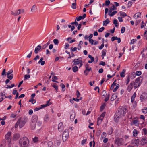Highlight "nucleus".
I'll use <instances>...</instances> for the list:
<instances>
[{"label":"nucleus","mask_w":147,"mask_h":147,"mask_svg":"<svg viewBox=\"0 0 147 147\" xmlns=\"http://www.w3.org/2000/svg\"><path fill=\"white\" fill-rule=\"evenodd\" d=\"M105 106L106 104L105 103H103L102 105H101L100 107V111H102L105 108Z\"/></svg>","instance_id":"34"},{"label":"nucleus","mask_w":147,"mask_h":147,"mask_svg":"<svg viewBox=\"0 0 147 147\" xmlns=\"http://www.w3.org/2000/svg\"><path fill=\"white\" fill-rule=\"evenodd\" d=\"M20 137V135L19 134H15L13 136V140H17Z\"/></svg>","instance_id":"19"},{"label":"nucleus","mask_w":147,"mask_h":147,"mask_svg":"<svg viewBox=\"0 0 147 147\" xmlns=\"http://www.w3.org/2000/svg\"><path fill=\"white\" fill-rule=\"evenodd\" d=\"M103 119L100 117L98 119L97 124L99 125L102 122Z\"/></svg>","instance_id":"32"},{"label":"nucleus","mask_w":147,"mask_h":147,"mask_svg":"<svg viewBox=\"0 0 147 147\" xmlns=\"http://www.w3.org/2000/svg\"><path fill=\"white\" fill-rule=\"evenodd\" d=\"M105 29V28L104 27H102L100 28L98 30V31L99 32H102Z\"/></svg>","instance_id":"60"},{"label":"nucleus","mask_w":147,"mask_h":147,"mask_svg":"<svg viewBox=\"0 0 147 147\" xmlns=\"http://www.w3.org/2000/svg\"><path fill=\"white\" fill-rule=\"evenodd\" d=\"M72 69L74 72H76L78 71V68L77 66L76 65L73 67L72 68Z\"/></svg>","instance_id":"28"},{"label":"nucleus","mask_w":147,"mask_h":147,"mask_svg":"<svg viewBox=\"0 0 147 147\" xmlns=\"http://www.w3.org/2000/svg\"><path fill=\"white\" fill-rule=\"evenodd\" d=\"M133 133V136L134 137H136L137 136L138 134V131L136 129H135L134 130Z\"/></svg>","instance_id":"25"},{"label":"nucleus","mask_w":147,"mask_h":147,"mask_svg":"<svg viewBox=\"0 0 147 147\" xmlns=\"http://www.w3.org/2000/svg\"><path fill=\"white\" fill-rule=\"evenodd\" d=\"M49 119V118L48 115H46L44 118V121H45L47 122L48 121Z\"/></svg>","instance_id":"49"},{"label":"nucleus","mask_w":147,"mask_h":147,"mask_svg":"<svg viewBox=\"0 0 147 147\" xmlns=\"http://www.w3.org/2000/svg\"><path fill=\"white\" fill-rule=\"evenodd\" d=\"M80 59V58L75 59L73 61L74 62V65L80 64L79 68L82 65V61Z\"/></svg>","instance_id":"8"},{"label":"nucleus","mask_w":147,"mask_h":147,"mask_svg":"<svg viewBox=\"0 0 147 147\" xmlns=\"http://www.w3.org/2000/svg\"><path fill=\"white\" fill-rule=\"evenodd\" d=\"M136 94L135 92H134L133 95L131 97V102L132 103H134L136 104V102L134 101V99L136 97Z\"/></svg>","instance_id":"16"},{"label":"nucleus","mask_w":147,"mask_h":147,"mask_svg":"<svg viewBox=\"0 0 147 147\" xmlns=\"http://www.w3.org/2000/svg\"><path fill=\"white\" fill-rule=\"evenodd\" d=\"M33 140L34 142H36L38 140V137H35L34 138H33Z\"/></svg>","instance_id":"37"},{"label":"nucleus","mask_w":147,"mask_h":147,"mask_svg":"<svg viewBox=\"0 0 147 147\" xmlns=\"http://www.w3.org/2000/svg\"><path fill=\"white\" fill-rule=\"evenodd\" d=\"M117 12V11H111V13L108 12V15L110 17H112L116 14Z\"/></svg>","instance_id":"18"},{"label":"nucleus","mask_w":147,"mask_h":147,"mask_svg":"<svg viewBox=\"0 0 147 147\" xmlns=\"http://www.w3.org/2000/svg\"><path fill=\"white\" fill-rule=\"evenodd\" d=\"M119 13L120 14V15L122 18H124L127 16V14L125 12H122L121 11H120L119 12Z\"/></svg>","instance_id":"26"},{"label":"nucleus","mask_w":147,"mask_h":147,"mask_svg":"<svg viewBox=\"0 0 147 147\" xmlns=\"http://www.w3.org/2000/svg\"><path fill=\"white\" fill-rule=\"evenodd\" d=\"M139 122L138 119L133 120L132 122L131 123V124H134L136 126H138L139 125Z\"/></svg>","instance_id":"13"},{"label":"nucleus","mask_w":147,"mask_h":147,"mask_svg":"<svg viewBox=\"0 0 147 147\" xmlns=\"http://www.w3.org/2000/svg\"><path fill=\"white\" fill-rule=\"evenodd\" d=\"M125 70L123 69V71L120 73V75L121 77L123 78L125 77Z\"/></svg>","instance_id":"27"},{"label":"nucleus","mask_w":147,"mask_h":147,"mask_svg":"<svg viewBox=\"0 0 147 147\" xmlns=\"http://www.w3.org/2000/svg\"><path fill=\"white\" fill-rule=\"evenodd\" d=\"M136 74L137 76H139L141 74L142 72L140 71H136Z\"/></svg>","instance_id":"57"},{"label":"nucleus","mask_w":147,"mask_h":147,"mask_svg":"<svg viewBox=\"0 0 147 147\" xmlns=\"http://www.w3.org/2000/svg\"><path fill=\"white\" fill-rule=\"evenodd\" d=\"M116 85V87L113 90V92H114L116 91L117 90L118 88L119 87V84H117Z\"/></svg>","instance_id":"46"},{"label":"nucleus","mask_w":147,"mask_h":147,"mask_svg":"<svg viewBox=\"0 0 147 147\" xmlns=\"http://www.w3.org/2000/svg\"><path fill=\"white\" fill-rule=\"evenodd\" d=\"M17 121L18 122L20 128H22L23 127L26 123L27 119L26 118H20Z\"/></svg>","instance_id":"4"},{"label":"nucleus","mask_w":147,"mask_h":147,"mask_svg":"<svg viewBox=\"0 0 147 147\" xmlns=\"http://www.w3.org/2000/svg\"><path fill=\"white\" fill-rule=\"evenodd\" d=\"M140 143L142 145H144L147 143V139L146 138H143L140 140Z\"/></svg>","instance_id":"12"},{"label":"nucleus","mask_w":147,"mask_h":147,"mask_svg":"<svg viewBox=\"0 0 147 147\" xmlns=\"http://www.w3.org/2000/svg\"><path fill=\"white\" fill-rule=\"evenodd\" d=\"M53 87L56 90H57L58 89V87L55 84H54L52 85Z\"/></svg>","instance_id":"50"},{"label":"nucleus","mask_w":147,"mask_h":147,"mask_svg":"<svg viewBox=\"0 0 147 147\" xmlns=\"http://www.w3.org/2000/svg\"><path fill=\"white\" fill-rule=\"evenodd\" d=\"M76 47H75L74 48L71 47V52H74L76 51L77 50Z\"/></svg>","instance_id":"58"},{"label":"nucleus","mask_w":147,"mask_h":147,"mask_svg":"<svg viewBox=\"0 0 147 147\" xmlns=\"http://www.w3.org/2000/svg\"><path fill=\"white\" fill-rule=\"evenodd\" d=\"M116 80L111 85L110 88L111 89H113L115 86H116V83H115Z\"/></svg>","instance_id":"33"},{"label":"nucleus","mask_w":147,"mask_h":147,"mask_svg":"<svg viewBox=\"0 0 147 147\" xmlns=\"http://www.w3.org/2000/svg\"><path fill=\"white\" fill-rule=\"evenodd\" d=\"M30 78V75L29 74H26L24 75V80L25 81Z\"/></svg>","instance_id":"29"},{"label":"nucleus","mask_w":147,"mask_h":147,"mask_svg":"<svg viewBox=\"0 0 147 147\" xmlns=\"http://www.w3.org/2000/svg\"><path fill=\"white\" fill-rule=\"evenodd\" d=\"M65 133H67V134L65 135V138L67 139L68 138L69 136L68 129H66L65 130Z\"/></svg>","instance_id":"30"},{"label":"nucleus","mask_w":147,"mask_h":147,"mask_svg":"<svg viewBox=\"0 0 147 147\" xmlns=\"http://www.w3.org/2000/svg\"><path fill=\"white\" fill-rule=\"evenodd\" d=\"M41 48V46L39 45L37 46L35 48L34 52L36 54H37Z\"/></svg>","instance_id":"14"},{"label":"nucleus","mask_w":147,"mask_h":147,"mask_svg":"<svg viewBox=\"0 0 147 147\" xmlns=\"http://www.w3.org/2000/svg\"><path fill=\"white\" fill-rule=\"evenodd\" d=\"M106 52H107V50L105 49H104L102 51V55H101V56L102 57V59H104V57L105 56Z\"/></svg>","instance_id":"22"},{"label":"nucleus","mask_w":147,"mask_h":147,"mask_svg":"<svg viewBox=\"0 0 147 147\" xmlns=\"http://www.w3.org/2000/svg\"><path fill=\"white\" fill-rule=\"evenodd\" d=\"M147 98V93L146 92L143 93L140 96V99L141 102Z\"/></svg>","instance_id":"9"},{"label":"nucleus","mask_w":147,"mask_h":147,"mask_svg":"<svg viewBox=\"0 0 147 147\" xmlns=\"http://www.w3.org/2000/svg\"><path fill=\"white\" fill-rule=\"evenodd\" d=\"M113 23L115 24V27H117L118 26V21L116 19H114L113 20Z\"/></svg>","instance_id":"31"},{"label":"nucleus","mask_w":147,"mask_h":147,"mask_svg":"<svg viewBox=\"0 0 147 147\" xmlns=\"http://www.w3.org/2000/svg\"><path fill=\"white\" fill-rule=\"evenodd\" d=\"M71 24L72 25L74 24L76 26H77L78 25V23L75 20L74 22L71 23Z\"/></svg>","instance_id":"63"},{"label":"nucleus","mask_w":147,"mask_h":147,"mask_svg":"<svg viewBox=\"0 0 147 147\" xmlns=\"http://www.w3.org/2000/svg\"><path fill=\"white\" fill-rule=\"evenodd\" d=\"M29 143V140L26 137L21 138L19 141L20 147H28Z\"/></svg>","instance_id":"2"},{"label":"nucleus","mask_w":147,"mask_h":147,"mask_svg":"<svg viewBox=\"0 0 147 147\" xmlns=\"http://www.w3.org/2000/svg\"><path fill=\"white\" fill-rule=\"evenodd\" d=\"M106 136V134L105 132H103L102 134L101 138L103 139L105 138Z\"/></svg>","instance_id":"44"},{"label":"nucleus","mask_w":147,"mask_h":147,"mask_svg":"<svg viewBox=\"0 0 147 147\" xmlns=\"http://www.w3.org/2000/svg\"><path fill=\"white\" fill-rule=\"evenodd\" d=\"M126 111V108L122 106L119 107L114 115L115 121L116 123L118 122L120 118L125 116Z\"/></svg>","instance_id":"1"},{"label":"nucleus","mask_w":147,"mask_h":147,"mask_svg":"<svg viewBox=\"0 0 147 147\" xmlns=\"http://www.w3.org/2000/svg\"><path fill=\"white\" fill-rule=\"evenodd\" d=\"M13 77V74L7 75V78L10 80L12 79Z\"/></svg>","instance_id":"38"},{"label":"nucleus","mask_w":147,"mask_h":147,"mask_svg":"<svg viewBox=\"0 0 147 147\" xmlns=\"http://www.w3.org/2000/svg\"><path fill=\"white\" fill-rule=\"evenodd\" d=\"M11 13L12 15L14 16L18 15L20 14V12H18V10L12 11Z\"/></svg>","instance_id":"15"},{"label":"nucleus","mask_w":147,"mask_h":147,"mask_svg":"<svg viewBox=\"0 0 147 147\" xmlns=\"http://www.w3.org/2000/svg\"><path fill=\"white\" fill-rule=\"evenodd\" d=\"M53 144V143L51 141H49L47 143L48 146L49 147H51Z\"/></svg>","instance_id":"42"},{"label":"nucleus","mask_w":147,"mask_h":147,"mask_svg":"<svg viewBox=\"0 0 147 147\" xmlns=\"http://www.w3.org/2000/svg\"><path fill=\"white\" fill-rule=\"evenodd\" d=\"M129 81H130V77L129 76H128L127 78V80H126V85H127L128 84Z\"/></svg>","instance_id":"54"},{"label":"nucleus","mask_w":147,"mask_h":147,"mask_svg":"<svg viewBox=\"0 0 147 147\" xmlns=\"http://www.w3.org/2000/svg\"><path fill=\"white\" fill-rule=\"evenodd\" d=\"M134 84V82H131L130 84L128 86L127 90L129 92L132 89Z\"/></svg>","instance_id":"11"},{"label":"nucleus","mask_w":147,"mask_h":147,"mask_svg":"<svg viewBox=\"0 0 147 147\" xmlns=\"http://www.w3.org/2000/svg\"><path fill=\"white\" fill-rule=\"evenodd\" d=\"M88 57L91 59L90 61L89 60L88 61V63H92L94 60V58L90 55H88Z\"/></svg>","instance_id":"17"},{"label":"nucleus","mask_w":147,"mask_h":147,"mask_svg":"<svg viewBox=\"0 0 147 147\" xmlns=\"http://www.w3.org/2000/svg\"><path fill=\"white\" fill-rule=\"evenodd\" d=\"M132 3H133L132 1H129L128 2V7H130L131 6Z\"/></svg>","instance_id":"61"},{"label":"nucleus","mask_w":147,"mask_h":147,"mask_svg":"<svg viewBox=\"0 0 147 147\" xmlns=\"http://www.w3.org/2000/svg\"><path fill=\"white\" fill-rule=\"evenodd\" d=\"M141 15V13L140 12H138L135 13L134 16V17L135 19H137Z\"/></svg>","instance_id":"23"},{"label":"nucleus","mask_w":147,"mask_h":147,"mask_svg":"<svg viewBox=\"0 0 147 147\" xmlns=\"http://www.w3.org/2000/svg\"><path fill=\"white\" fill-rule=\"evenodd\" d=\"M137 40L136 39H133L131 40V42L130 43V44H134L136 42Z\"/></svg>","instance_id":"62"},{"label":"nucleus","mask_w":147,"mask_h":147,"mask_svg":"<svg viewBox=\"0 0 147 147\" xmlns=\"http://www.w3.org/2000/svg\"><path fill=\"white\" fill-rule=\"evenodd\" d=\"M139 140L138 139L135 140L134 143L136 144V145H137L139 144Z\"/></svg>","instance_id":"52"},{"label":"nucleus","mask_w":147,"mask_h":147,"mask_svg":"<svg viewBox=\"0 0 147 147\" xmlns=\"http://www.w3.org/2000/svg\"><path fill=\"white\" fill-rule=\"evenodd\" d=\"M53 42L54 43L55 45H57L59 43V41L57 39H54L53 40Z\"/></svg>","instance_id":"43"},{"label":"nucleus","mask_w":147,"mask_h":147,"mask_svg":"<svg viewBox=\"0 0 147 147\" xmlns=\"http://www.w3.org/2000/svg\"><path fill=\"white\" fill-rule=\"evenodd\" d=\"M125 30V28L123 26L121 28V33H123Z\"/></svg>","instance_id":"51"},{"label":"nucleus","mask_w":147,"mask_h":147,"mask_svg":"<svg viewBox=\"0 0 147 147\" xmlns=\"http://www.w3.org/2000/svg\"><path fill=\"white\" fill-rule=\"evenodd\" d=\"M109 11L108 12L109 13H111V11H114V9L113 8L112 6H111V7L109 8Z\"/></svg>","instance_id":"59"},{"label":"nucleus","mask_w":147,"mask_h":147,"mask_svg":"<svg viewBox=\"0 0 147 147\" xmlns=\"http://www.w3.org/2000/svg\"><path fill=\"white\" fill-rule=\"evenodd\" d=\"M135 76L136 75L135 73H133L131 74L129 77L131 79H133L135 77Z\"/></svg>","instance_id":"39"},{"label":"nucleus","mask_w":147,"mask_h":147,"mask_svg":"<svg viewBox=\"0 0 147 147\" xmlns=\"http://www.w3.org/2000/svg\"><path fill=\"white\" fill-rule=\"evenodd\" d=\"M76 2L73 3L71 6L72 8L73 9H75L76 8Z\"/></svg>","instance_id":"36"},{"label":"nucleus","mask_w":147,"mask_h":147,"mask_svg":"<svg viewBox=\"0 0 147 147\" xmlns=\"http://www.w3.org/2000/svg\"><path fill=\"white\" fill-rule=\"evenodd\" d=\"M105 112H103L100 115V118H102L103 119L104 116H105Z\"/></svg>","instance_id":"56"},{"label":"nucleus","mask_w":147,"mask_h":147,"mask_svg":"<svg viewBox=\"0 0 147 147\" xmlns=\"http://www.w3.org/2000/svg\"><path fill=\"white\" fill-rule=\"evenodd\" d=\"M142 112L144 114H146L147 113V107H144V108L142 110Z\"/></svg>","instance_id":"35"},{"label":"nucleus","mask_w":147,"mask_h":147,"mask_svg":"<svg viewBox=\"0 0 147 147\" xmlns=\"http://www.w3.org/2000/svg\"><path fill=\"white\" fill-rule=\"evenodd\" d=\"M110 3V1L109 0H106L105 1V6H108Z\"/></svg>","instance_id":"41"},{"label":"nucleus","mask_w":147,"mask_h":147,"mask_svg":"<svg viewBox=\"0 0 147 147\" xmlns=\"http://www.w3.org/2000/svg\"><path fill=\"white\" fill-rule=\"evenodd\" d=\"M7 87H6L7 88H11L15 86V84H11V86L9 85H7Z\"/></svg>","instance_id":"48"},{"label":"nucleus","mask_w":147,"mask_h":147,"mask_svg":"<svg viewBox=\"0 0 147 147\" xmlns=\"http://www.w3.org/2000/svg\"><path fill=\"white\" fill-rule=\"evenodd\" d=\"M140 77H138L136 79L135 82H134V89H136L138 88L141 84V83L140 82Z\"/></svg>","instance_id":"7"},{"label":"nucleus","mask_w":147,"mask_h":147,"mask_svg":"<svg viewBox=\"0 0 147 147\" xmlns=\"http://www.w3.org/2000/svg\"><path fill=\"white\" fill-rule=\"evenodd\" d=\"M38 119V116L35 115H33L32 118L31 123H32V124L30 125V128L31 129L34 130L35 128L36 124Z\"/></svg>","instance_id":"3"},{"label":"nucleus","mask_w":147,"mask_h":147,"mask_svg":"<svg viewBox=\"0 0 147 147\" xmlns=\"http://www.w3.org/2000/svg\"><path fill=\"white\" fill-rule=\"evenodd\" d=\"M110 22V21L109 19L107 18L106 19V20H105L103 22V25L104 26H106L107 24L109 23Z\"/></svg>","instance_id":"20"},{"label":"nucleus","mask_w":147,"mask_h":147,"mask_svg":"<svg viewBox=\"0 0 147 147\" xmlns=\"http://www.w3.org/2000/svg\"><path fill=\"white\" fill-rule=\"evenodd\" d=\"M29 102H31L33 104H34L36 102L35 100L33 98L30 99L29 100Z\"/></svg>","instance_id":"45"},{"label":"nucleus","mask_w":147,"mask_h":147,"mask_svg":"<svg viewBox=\"0 0 147 147\" xmlns=\"http://www.w3.org/2000/svg\"><path fill=\"white\" fill-rule=\"evenodd\" d=\"M115 143L118 146H120L123 144V140L122 138H117L115 140Z\"/></svg>","instance_id":"6"},{"label":"nucleus","mask_w":147,"mask_h":147,"mask_svg":"<svg viewBox=\"0 0 147 147\" xmlns=\"http://www.w3.org/2000/svg\"><path fill=\"white\" fill-rule=\"evenodd\" d=\"M11 135V132L10 131H9L5 136V139L6 140H7L9 144L11 143V142L12 139Z\"/></svg>","instance_id":"5"},{"label":"nucleus","mask_w":147,"mask_h":147,"mask_svg":"<svg viewBox=\"0 0 147 147\" xmlns=\"http://www.w3.org/2000/svg\"><path fill=\"white\" fill-rule=\"evenodd\" d=\"M75 117V114L74 112H73L72 114H71L70 116V119L71 120L73 121Z\"/></svg>","instance_id":"24"},{"label":"nucleus","mask_w":147,"mask_h":147,"mask_svg":"<svg viewBox=\"0 0 147 147\" xmlns=\"http://www.w3.org/2000/svg\"><path fill=\"white\" fill-rule=\"evenodd\" d=\"M92 69L90 67L89 68V69H85V70L84 71V74L86 76H87L88 74L89 71L91 70Z\"/></svg>","instance_id":"21"},{"label":"nucleus","mask_w":147,"mask_h":147,"mask_svg":"<svg viewBox=\"0 0 147 147\" xmlns=\"http://www.w3.org/2000/svg\"><path fill=\"white\" fill-rule=\"evenodd\" d=\"M109 144L107 143L106 144H103L102 146V147H109Z\"/></svg>","instance_id":"64"},{"label":"nucleus","mask_w":147,"mask_h":147,"mask_svg":"<svg viewBox=\"0 0 147 147\" xmlns=\"http://www.w3.org/2000/svg\"><path fill=\"white\" fill-rule=\"evenodd\" d=\"M110 97V94L108 93L107 94V96L105 97L104 100L105 102H107L108 101L109 99V98Z\"/></svg>","instance_id":"40"},{"label":"nucleus","mask_w":147,"mask_h":147,"mask_svg":"<svg viewBox=\"0 0 147 147\" xmlns=\"http://www.w3.org/2000/svg\"><path fill=\"white\" fill-rule=\"evenodd\" d=\"M63 123L60 122L58 124V130L60 132H62L63 131L64 129V127L63 126Z\"/></svg>","instance_id":"10"},{"label":"nucleus","mask_w":147,"mask_h":147,"mask_svg":"<svg viewBox=\"0 0 147 147\" xmlns=\"http://www.w3.org/2000/svg\"><path fill=\"white\" fill-rule=\"evenodd\" d=\"M17 115V114L12 113V114H11V115L10 117L11 118H14L16 117Z\"/></svg>","instance_id":"55"},{"label":"nucleus","mask_w":147,"mask_h":147,"mask_svg":"<svg viewBox=\"0 0 147 147\" xmlns=\"http://www.w3.org/2000/svg\"><path fill=\"white\" fill-rule=\"evenodd\" d=\"M82 19V16H80L78 18L76 17L75 20H76L77 21H79Z\"/></svg>","instance_id":"53"},{"label":"nucleus","mask_w":147,"mask_h":147,"mask_svg":"<svg viewBox=\"0 0 147 147\" xmlns=\"http://www.w3.org/2000/svg\"><path fill=\"white\" fill-rule=\"evenodd\" d=\"M116 96L115 94H113L111 98V101H113L116 98Z\"/></svg>","instance_id":"47"}]
</instances>
